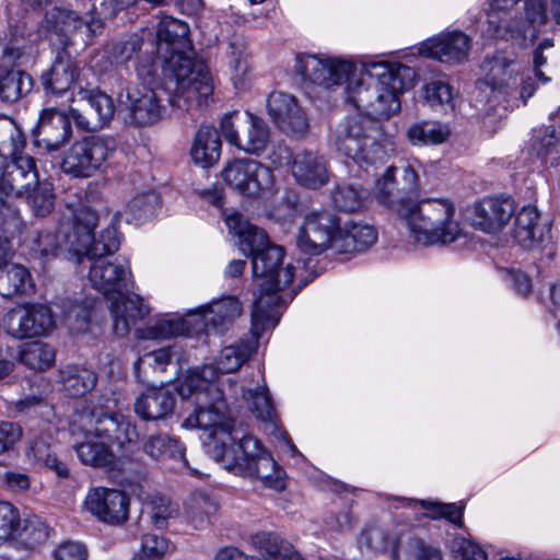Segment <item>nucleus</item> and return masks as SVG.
Here are the masks:
<instances>
[{"label":"nucleus","mask_w":560,"mask_h":560,"mask_svg":"<svg viewBox=\"0 0 560 560\" xmlns=\"http://www.w3.org/2000/svg\"><path fill=\"white\" fill-rule=\"evenodd\" d=\"M195 313L199 315L197 322L201 319V323L205 325L203 332L213 331L219 334L241 315L242 305L237 299L228 296L209 305L200 306L195 310Z\"/></svg>","instance_id":"obj_26"},{"label":"nucleus","mask_w":560,"mask_h":560,"mask_svg":"<svg viewBox=\"0 0 560 560\" xmlns=\"http://www.w3.org/2000/svg\"><path fill=\"white\" fill-rule=\"evenodd\" d=\"M292 174L300 185L311 189L324 186L329 179L324 158L311 151H302L295 154L292 163Z\"/></svg>","instance_id":"obj_27"},{"label":"nucleus","mask_w":560,"mask_h":560,"mask_svg":"<svg viewBox=\"0 0 560 560\" xmlns=\"http://www.w3.org/2000/svg\"><path fill=\"white\" fill-rule=\"evenodd\" d=\"M71 136L70 118L56 108L42 112L37 126V142L49 151L58 150Z\"/></svg>","instance_id":"obj_25"},{"label":"nucleus","mask_w":560,"mask_h":560,"mask_svg":"<svg viewBox=\"0 0 560 560\" xmlns=\"http://www.w3.org/2000/svg\"><path fill=\"white\" fill-rule=\"evenodd\" d=\"M49 538V527L37 516L21 521L11 541H15L27 549H34L45 544Z\"/></svg>","instance_id":"obj_40"},{"label":"nucleus","mask_w":560,"mask_h":560,"mask_svg":"<svg viewBox=\"0 0 560 560\" xmlns=\"http://www.w3.org/2000/svg\"><path fill=\"white\" fill-rule=\"evenodd\" d=\"M248 341H240L223 348L212 364L190 370L178 386L183 398L194 396L196 409L182 424L186 429L210 430L218 425H228L232 421L222 386L226 385L230 395L236 394V384L232 377L226 383L220 381V374L236 372L252 355Z\"/></svg>","instance_id":"obj_5"},{"label":"nucleus","mask_w":560,"mask_h":560,"mask_svg":"<svg viewBox=\"0 0 560 560\" xmlns=\"http://www.w3.org/2000/svg\"><path fill=\"white\" fill-rule=\"evenodd\" d=\"M186 23L162 16L156 25V52L164 60L165 90L173 107L190 110L207 104L213 82L205 62L195 57Z\"/></svg>","instance_id":"obj_4"},{"label":"nucleus","mask_w":560,"mask_h":560,"mask_svg":"<svg viewBox=\"0 0 560 560\" xmlns=\"http://www.w3.org/2000/svg\"><path fill=\"white\" fill-rule=\"evenodd\" d=\"M159 206V196L154 191L136 195L126 205L124 214L128 222L140 223L150 219Z\"/></svg>","instance_id":"obj_46"},{"label":"nucleus","mask_w":560,"mask_h":560,"mask_svg":"<svg viewBox=\"0 0 560 560\" xmlns=\"http://www.w3.org/2000/svg\"><path fill=\"white\" fill-rule=\"evenodd\" d=\"M175 406L174 395L166 388H149L137 397L135 411L143 420L155 421L170 415Z\"/></svg>","instance_id":"obj_32"},{"label":"nucleus","mask_w":560,"mask_h":560,"mask_svg":"<svg viewBox=\"0 0 560 560\" xmlns=\"http://www.w3.org/2000/svg\"><path fill=\"white\" fill-rule=\"evenodd\" d=\"M110 400L93 404L80 415L85 428L74 451L84 465L108 467L118 458L128 456L138 440L136 425L125 416L110 411Z\"/></svg>","instance_id":"obj_7"},{"label":"nucleus","mask_w":560,"mask_h":560,"mask_svg":"<svg viewBox=\"0 0 560 560\" xmlns=\"http://www.w3.org/2000/svg\"><path fill=\"white\" fill-rule=\"evenodd\" d=\"M481 73L477 82L480 102L521 101L526 105L537 89L526 67L504 52L487 57L481 65Z\"/></svg>","instance_id":"obj_11"},{"label":"nucleus","mask_w":560,"mask_h":560,"mask_svg":"<svg viewBox=\"0 0 560 560\" xmlns=\"http://www.w3.org/2000/svg\"><path fill=\"white\" fill-rule=\"evenodd\" d=\"M377 240V232L374 226L350 221L342 228L335 238L334 249L338 253L352 254L370 248Z\"/></svg>","instance_id":"obj_29"},{"label":"nucleus","mask_w":560,"mask_h":560,"mask_svg":"<svg viewBox=\"0 0 560 560\" xmlns=\"http://www.w3.org/2000/svg\"><path fill=\"white\" fill-rule=\"evenodd\" d=\"M88 555L85 545L74 540L59 544L52 552L55 560H88Z\"/></svg>","instance_id":"obj_57"},{"label":"nucleus","mask_w":560,"mask_h":560,"mask_svg":"<svg viewBox=\"0 0 560 560\" xmlns=\"http://www.w3.org/2000/svg\"><path fill=\"white\" fill-rule=\"evenodd\" d=\"M397 166H388L376 178L373 188L375 200L397 213L408 238L422 246L448 245L465 236L462 223L456 219V207L447 198H427L411 201L398 187Z\"/></svg>","instance_id":"obj_2"},{"label":"nucleus","mask_w":560,"mask_h":560,"mask_svg":"<svg viewBox=\"0 0 560 560\" xmlns=\"http://www.w3.org/2000/svg\"><path fill=\"white\" fill-rule=\"evenodd\" d=\"M400 162L404 183L402 190L406 192L416 191L419 187L418 167L420 166V162L417 159H406Z\"/></svg>","instance_id":"obj_60"},{"label":"nucleus","mask_w":560,"mask_h":560,"mask_svg":"<svg viewBox=\"0 0 560 560\" xmlns=\"http://www.w3.org/2000/svg\"><path fill=\"white\" fill-rule=\"evenodd\" d=\"M86 259L90 261L89 280L92 287L110 301L109 310L115 335L127 336L131 328L151 312L140 295H125L132 285L129 264L119 259L108 260L105 256Z\"/></svg>","instance_id":"obj_9"},{"label":"nucleus","mask_w":560,"mask_h":560,"mask_svg":"<svg viewBox=\"0 0 560 560\" xmlns=\"http://www.w3.org/2000/svg\"><path fill=\"white\" fill-rule=\"evenodd\" d=\"M415 503L427 511L425 516L429 518H445L456 525H462L463 508L455 503H441L433 500H419Z\"/></svg>","instance_id":"obj_51"},{"label":"nucleus","mask_w":560,"mask_h":560,"mask_svg":"<svg viewBox=\"0 0 560 560\" xmlns=\"http://www.w3.org/2000/svg\"><path fill=\"white\" fill-rule=\"evenodd\" d=\"M27 319L28 310L26 308V303L19 304L4 315L3 328L8 335L15 339L30 338Z\"/></svg>","instance_id":"obj_50"},{"label":"nucleus","mask_w":560,"mask_h":560,"mask_svg":"<svg viewBox=\"0 0 560 560\" xmlns=\"http://www.w3.org/2000/svg\"><path fill=\"white\" fill-rule=\"evenodd\" d=\"M22 429L19 424L0 421V455L8 452L21 439Z\"/></svg>","instance_id":"obj_61"},{"label":"nucleus","mask_w":560,"mask_h":560,"mask_svg":"<svg viewBox=\"0 0 560 560\" xmlns=\"http://www.w3.org/2000/svg\"><path fill=\"white\" fill-rule=\"evenodd\" d=\"M120 215L117 212L113 221H117ZM98 223L97 213L90 208H81L73 213L74 238H66L70 244V250L75 256L83 258H95L96 256H107L119 248L120 236L116 228V222L109 224L102 231L100 238L95 241L94 230Z\"/></svg>","instance_id":"obj_12"},{"label":"nucleus","mask_w":560,"mask_h":560,"mask_svg":"<svg viewBox=\"0 0 560 560\" xmlns=\"http://www.w3.org/2000/svg\"><path fill=\"white\" fill-rule=\"evenodd\" d=\"M170 541L159 534H145L141 538L139 550L133 560H161L170 551Z\"/></svg>","instance_id":"obj_49"},{"label":"nucleus","mask_w":560,"mask_h":560,"mask_svg":"<svg viewBox=\"0 0 560 560\" xmlns=\"http://www.w3.org/2000/svg\"><path fill=\"white\" fill-rule=\"evenodd\" d=\"M223 182L237 194L252 199H268L275 191L272 170L253 159H235L221 171Z\"/></svg>","instance_id":"obj_13"},{"label":"nucleus","mask_w":560,"mask_h":560,"mask_svg":"<svg viewBox=\"0 0 560 560\" xmlns=\"http://www.w3.org/2000/svg\"><path fill=\"white\" fill-rule=\"evenodd\" d=\"M515 212L510 198L489 197L476 202L469 213L472 228L488 234L501 232Z\"/></svg>","instance_id":"obj_18"},{"label":"nucleus","mask_w":560,"mask_h":560,"mask_svg":"<svg viewBox=\"0 0 560 560\" xmlns=\"http://www.w3.org/2000/svg\"><path fill=\"white\" fill-rule=\"evenodd\" d=\"M79 74L77 61L68 51L62 50L40 79L46 92L55 95L63 94L78 84L79 90L71 98L77 106L70 107V117L82 130H97L113 118L115 105L105 93L83 89Z\"/></svg>","instance_id":"obj_10"},{"label":"nucleus","mask_w":560,"mask_h":560,"mask_svg":"<svg viewBox=\"0 0 560 560\" xmlns=\"http://www.w3.org/2000/svg\"><path fill=\"white\" fill-rule=\"evenodd\" d=\"M33 89L32 77L22 70H9L0 74V100L14 103Z\"/></svg>","instance_id":"obj_39"},{"label":"nucleus","mask_w":560,"mask_h":560,"mask_svg":"<svg viewBox=\"0 0 560 560\" xmlns=\"http://www.w3.org/2000/svg\"><path fill=\"white\" fill-rule=\"evenodd\" d=\"M112 151V141L98 136L84 137L63 153L61 170L73 177H91L102 170Z\"/></svg>","instance_id":"obj_14"},{"label":"nucleus","mask_w":560,"mask_h":560,"mask_svg":"<svg viewBox=\"0 0 560 560\" xmlns=\"http://www.w3.org/2000/svg\"><path fill=\"white\" fill-rule=\"evenodd\" d=\"M241 250L252 256L253 278L257 292L252 311V332L259 338L276 327L280 319L279 308L293 299L292 283L295 267L283 265V248L271 245L264 230L249 224L238 238Z\"/></svg>","instance_id":"obj_3"},{"label":"nucleus","mask_w":560,"mask_h":560,"mask_svg":"<svg viewBox=\"0 0 560 560\" xmlns=\"http://www.w3.org/2000/svg\"><path fill=\"white\" fill-rule=\"evenodd\" d=\"M280 538L271 533H259L252 537V546L258 552V560H277L285 548Z\"/></svg>","instance_id":"obj_53"},{"label":"nucleus","mask_w":560,"mask_h":560,"mask_svg":"<svg viewBox=\"0 0 560 560\" xmlns=\"http://www.w3.org/2000/svg\"><path fill=\"white\" fill-rule=\"evenodd\" d=\"M13 152L9 160L0 165V226L14 236L20 234L24 222L19 209L3 197V194L25 198L36 217H45L55 205L54 186L48 180H39L36 162L33 156L20 154L24 139L20 131L11 135Z\"/></svg>","instance_id":"obj_6"},{"label":"nucleus","mask_w":560,"mask_h":560,"mask_svg":"<svg viewBox=\"0 0 560 560\" xmlns=\"http://www.w3.org/2000/svg\"><path fill=\"white\" fill-rule=\"evenodd\" d=\"M456 560H487L486 552L476 544L460 539L455 541Z\"/></svg>","instance_id":"obj_62"},{"label":"nucleus","mask_w":560,"mask_h":560,"mask_svg":"<svg viewBox=\"0 0 560 560\" xmlns=\"http://www.w3.org/2000/svg\"><path fill=\"white\" fill-rule=\"evenodd\" d=\"M339 219L330 211H312L304 218L296 244L310 255H319L327 248H334L335 238L339 232Z\"/></svg>","instance_id":"obj_15"},{"label":"nucleus","mask_w":560,"mask_h":560,"mask_svg":"<svg viewBox=\"0 0 560 560\" xmlns=\"http://www.w3.org/2000/svg\"><path fill=\"white\" fill-rule=\"evenodd\" d=\"M185 516L194 528H203L210 524L211 517L218 512L217 500L208 492H192L185 502Z\"/></svg>","instance_id":"obj_34"},{"label":"nucleus","mask_w":560,"mask_h":560,"mask_svg":"<svg viewBox=\"0 0 560 560\" xmlns=\"http://www.w3.org/2000/svg\"><path fill=\"white\" fill-rule=\"evenodd\" d=\"M245 122L246 112L243 114L238 110L226 113L221 118L219 135H221L229 144L234 145L235 148L238 149L241 142L240 130L243 131Z\"/></svg>","instance_id":"obj_52"},{"label":"nucleus","mask_w":560,"mask_h":560,"mask_svg":"<svg viewBox=\"0 0 560 560\" xmlns=\"http://www.w3.org/2000/svg\"><path fill=\"white\" fill-rule=\"evenodd\" d=\"M452 133L451 125L441 120H420L406 129V138L413 147L443 144L450 140Z\"/></svg>","instance_id":"obj_33"},{"label":"nucleus","mask_w":560,"mask_h":560,"mask_svg":"<svg viewBox=\"0 0 560 560\" xmlns=\"http://www.w3.org/2000/svg\"><path fill=\"white\" fill-rule=\"evenodd\" d=\"M127 108L131 120L139 126L152 125L159 121L164 109L158 92L145 85L128 89Z\"/></svg>","instance_id":"obj_24"},{"label":"nucleus","mask_w":560,"mask_h":560,"mask_svg":"<svg viewBox=\"0 0 560 560\" xmlns=\"http://www.w3.org/2000/svg\"><path fill=\"white\" fill-rule=\"evenodd\" d=\"M177 512V505L165 497H156L151 502V520L156 527H163Z\"/></svg>","instance_id":"obj_56"},{"label":"nucleus","mask_w":560,"mask_h":560,"mask_svg":"<svg viewBox=\"0 0 560 560\" xmlns=\"http://www.w3.org/2000/svg\"><path fill=\"white\" fill-rule=\"evenodd\" d=\"M231 81L235 89L244 90L249 82L248 54L241 45L231 44L228 52Z\"/></svg>","instance_id":"obj_45"},{"label":"nucleus","mask_w":560,"mask_h":560,"mask_svg":"<svg viewBox=\"0 0 560 560\" xmlns=\"http://www.w3.org/2000/svg\"><path fill=\"white\" fill-rule=\"evenodd\" d=\"M401 559L405 560H443L440 550L427 546L421 539L408 537L406 546L402 550Z\"/></svg>","instance_id":"obj_54"},{"label":"nucleus","mask_w":560,"mask_h":560,"mask_svg":"<svg viewBox=\"0 0 560 560\" xmlns=\"http://www.w3.org/2000/svg\"><path fill=\"white\" fill-rule=\"evenodd\" d=\"M7 488L13 492H23L30 488L31 481L26 474L8 471L3 476Z\"/></svg>","instance_id":"obj_64"},{"label":"nucleus","mask_w":560,"mask_h":560,"mask_svg":"<svg viewBox=\"0 0 560 560\" xmlns=\"http://www.w3.org/2000/svg\"><path fill=\"white\" fill-rule=\"evenodd\" d=\"M141 46L142 39L140 36L132 34L127 40L114 45L112 58L116 63H124L131 59L140 50Z\"/></svg>","instance_id":"obj_58"},{"label":"nucleus","mask_w":560,"mask_h":560,"mask_svg":"<svg viewBox=\"0 0 560 560\" xmlns=\"http://www.w3.org/2000/svg\"><path fill=\"white\" fill-rule=\"evenodd\" d=\"M207 443L208 453L222 467L237 476L258 479L266 488H285V472L253 435H240L232 421L213 427Z\"/></svg>","instance_id":"obj_8"},{"label":"nucleus","mask_w":560,"mask_h":560,"mask_svg":"<svg viewBox=\"0 0 560 560\" xmlns=\"http://www.w3.org/2000/svg\"><path fill=\"white\" fill-rule=\"evenodd\" d=\"M547 21V7L545 0H525V21L516 27L523 40L533 42L539 27Z\"/></svg>","instance_id":"obj_42"},{"label":"nucleus","mask_w":560,"mask_h":560,"mask_svg":"<svg viewBox=\"0 0 560 560\" xmlns=\"http://www.w3.org/2000/svg\"><path fill=\"white\" fill-rule=\"evenodd\" d=\"M469 49L470 40L465 34L448 32L423 42L419 54L442 62L459 63L467 59Z\"/></svg>","instance_id":"obj_22"},{"label":"nucleus","mask_w":560,"mask_h":560,"mask_svg":"<svg viewBox=\"0 0 560 560\" xmlns=\"http://www.w3.org/2000/svg\"><path fill=\"white\" fill-rule=\"evenodd\" d=\"M32 45L26 38L25 22L9 21L8 43L0 56V69L7 67L24 66L32 61Z\"/></svg>","instance_id":"obj_30"},{"label":"nucleus","mask_w":560,"mask_h":560,"mask_svg":"<svg viewBox=\"0 0 560 560\" xmlns=\"http://www.w3.org/2000/svg\"><path fill=\"white\" fill-rule=\"evenodd\" d=\"M269 139L270 132L265 120L246 112V122L243 135H241L238 150L259 155L266 150Z\"/></svg>","instance_id":"obj_35"},{"label":"nucleus","mask_w":560,"mask_h":560,"mask_svg":"<svg viewBox=\"0 0 560 560\" xmlns=\"http://www.w3.org/2000/svg\"><path fill=\"white\" fill-rule=\"evenodd\" d=\"M28 310V334L30 338L44 337L55 328V319L50 308L39 303H26Z\"/></svg>","instance_id":"obj_47"},{"label":"nucleus","mask_w":560,"mask_h":560,"mask_svg":"<svg viewBox=\"0 0 560 560\" xmlns=\"http://www.w3.org/2000/svg\"><path fill=\"white\" fill-rule=\"evenodd\" d=\"M74 238L73 215L63 218L55 233L50 231L38 232L32 241V252L35 256L49 260L62 256L68 260L81 262V255L75 256L70 250V244L66 238Z\"/></svg>","instance_id":"obj_21"},{"label":"nucleus","mask_w":560,"mask_h":560,"mask_svg":"<svg viewBox=\"0 0 560 560\" xmlns=\"http://www.w3.org/2000/svg\"><path fill=\"white\" fill-rule=\"evenodd\" d=\"M20 513L10 502L0 501V545L11 541L19 525Z\"/></svg>","instance_id":"obj_55"},{"label":"nucleus","mask_w":560,"mask_h":560,"mask_svg":"<svg viewBox=\"0 0 560 560\" xmlns=\"http://www.w3.org/2000/svg\"><path fill=\"white\" fill-rule=\"evenodd\" d=\"M143 452L153 460L166 459L179 460L184 467H188L185 458V448L178 440L167 434H152L142 445Z\"/></svg>","instance_id":"obj_37"},{"label":"nucleus","mask_w":560,"mask_h":560,"mask_svg":"<svg viewBox=\"0 0 560 560\" xmlns=\"http://www.w3.org/2000/svg\"><path fill=\"white\" fill-rule=\"evenodd\" d=\"M178 355V351L175 347L161 348L155 350L144 358L152 361L153 368L159 371H164L165 368L171 364L175 357Z\"/></svg>","instance_id":"obj_63"},{"label":"nucleus","mask_w":560,"mask_h":560,"mask_svg":"<svg viewBox=\"0 0 560 560\" xmlns=\"http://www.w3.org/2000/svg\"><path fill=\"white\" fill-rule=\"evenodd\" d=\"M457 94L443 80H432L422 86V98L434 112L447 114L455 109Z\"/></svg>","instance_id":"obj_38"},{"label":"nucleus","mask_w":560,"mask_h":560,"mask_svg":"<svg viewBox=\"0 0 560 560\" xmlns=\"http://www.w3.org/2000/svg\"><path fill=\"white\" fill-rule=\"evenodd\" d=\"M539 213L535 207H523L515 217L513 236L525 249L546 248L551 240L550 228L538 224Z\"/></svg>","instance_id":"obj_23"},{"label":"nucleus","mask_w":560,"mask_h":560,"mask_svg":"<svg viewBox=\"0 0 560 560\" xmlns=\"http://www.w3.org/2000/svg\"><path fill=\"white\" fill-rule=\"evenodd\" d=\"M130 500L126 492L105 487L91 488L83 501L86 512L100 522L121 525L129 516Z\"/></svg>","instance_id":"obj_16"},{"label":"nucleus","mask_w":560,"mask_h":560,"mask_svg":"<svg viewBox=\"0 0 560 560\" xmlns=\"http://www.w3.org/2000/svg\"><path fill=\"white\" fill-rule=\"evenodd\" d=\"M267 110L273 122L287 133L300 136L308 129L307 118L292 94L270 93L267 100Z\"/></svg>","instance_id":"obj_19"},{"label":"nucleus","mask_w":560,"mask_h":560,"mask_svg":"<svg viewBox=\"0 0 560 560\" xmlns=\"http://www.w3.org/2000/svg\"><path fill=\"white\" fill-rule=\"evenodd\" d=\"M45 22L47 30L55 35L68 38L78 34L84 42L101 32L103 27L101 16L94 18L93 14H89L82 19L77 12L60 8H54L47 12Z\"/></svg>","instance_id":"obj_20"},{"label":"nucleus","mask_w":560,"mask_h":560,"mask_svg":"<svg viewBox=\"0 0 560 560\" xmlns=\"http://www.w3.org/2000/svg\"><path fill=\"white\" fill-rule=\"evenodd\" d=\"M504 280L512 285L520 294L526 296L532 292L530 278L520 269H502Z\"/></svg>","instance_id":"obj_59"},{"label":"nucleus","mask_w":560,"mask_h":560,"mask_svg":"<svg viewBox=\"0 0 560 560\" xmlns=\"http://www.w3.org/2000/svg\"><path fill=\"white\" fill-rule=\"evenodd\" d=\"M262 382L265 381L262 380ZM243 397L249 402L250 410L258 420L270 424L276 423V410L265 383L258 384L255 389L244 390Z\"/></svg>","instance_id":"obj_44"},{"label":"nucleus","mask_w":560,"mask_h":560,"mask_svg":"<svg viewBox=\"0 0 560 560\" xmlns=\"http://www.w3.org/2000/svg\"><path fill=\"white\" fill-rule=\"evenodd\" d=\"M411 534L402 524L370 526L362 530L358 546L362 552L388 553L392 560H401L406 541Z\"/></svg>","instance_id":"obj_17"},{"label":"nucleus","mask_w":560,"mask_h":560,"mask_svg":"<svg viewBox=\"0 0 560 560\" xmlns=\"http://www.w3.org/2000/svg\"><path fill=\"white\" fill-rule=\"evenodd\" d=\"M199 315L191 310L184 317L165 318L155 322L147 327L142 336L148 339H170L177 336H194L203 332L201 319L197 322Z\"/></svg>","instance_id":"obj_28"},{"label":"nucleus","mask_w":560,"mask_h":560,"mask_svg":"<svg viewBox=\"0 0 560 560\" xmlns=\"http://www.w3.org/2000/svg\"><path fill=\"white\" fill-rule=\"evenodd\" d=\"M65 390L71 396H83L96 385L93 371L81 366H68L61 372Z\"/></svg>","instance_id":"obj_43"},{"label":"nucleus","mask_w":560,"mask_h":560,"mask_svg":"<svg viewBox=\"0 0 560 560\" xmlns=\"http://www.w3.org/2000/svg\"><path fill=\"white\" fill-rule=\"evenodd\" d=\"M221 149L218 130L210 126H201L194 138L190 159L196 166L210 168L220 160Z\"/></svg>","instance_id":"obj_31"},{"label":"nucleus","mask_w":560,"mask_h":560,"mask_svg":"<svg viewBox=\"0 0 560 560\" xmlns=\"http://www.w3.org/2000/svg\"><path fill=\"white\" fill-rule=\"evenodd\" d=\"M300 72L325 88L347 82V100L368 115H349L335 135L337 151L370 173L383 165L394 151L384 138L378 124L371 118L389 117L400 109L399 93L406 89L402 81L411 70L398 63L369 61L357 75L355 65L340 57L306 55L299 60Z\"/></svg>","instance_id":"obj_1"},{"label":"nucleus","mask_w":560,"mask_h":560,"mask_svg":"<svg viewBox=\"0 0 560 560\" xmlns=\"http://www.w3.org/2000/svg\"><path fill=\"white\" fill-rule=\"evenodd\" d=\"M8 258L0 260V294L12 296L19 293H27L33 288L28 270L19 264H7Z\"/></svg>","instance_id":"obj_36"},{"label":"nucleus","mask_w":560,"mask_h":560,"mask_svg":"<svg viewBox=\"0 0 560 560\" xmlns=\"http://www.w3.org/2000/svg\"><path fill=\"white\" fill-rule=\"evenodd\" d=\"M54 349L44 342H32L26 345L21 351V362L30 369L44 371L55 363Z\"/></svg>","instance_id":"obj_48"},{"label":"nucleus","mask_w":560,"mask_h":560,"mask_svg":"<svg viewBox=\"0 0 560 560\" xmlns=\"http://www.w3.org/2000/svg\"><path fill=\"white\" fill-rule=\"evenodd\" d=\"M334 205L345 212H358L365 209L370 202V194L361 186L341 184L331 191Z\"/></svg>","instance_id":"obj_41"}]
</instances>
